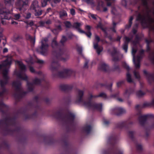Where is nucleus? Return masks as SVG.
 <instances>
[{
	"label": "nucleus",
	"mask_w": 154,
	"mask_h": 154,
	"mask_svg": "<svg viewBox=\"0 0 154 154\" xmlns=\"http://www.w3.org/2000/svg\"><path fill=\"white\" fill-rule=\"evenodd\" d=\"M12 60V57L9 56L8 57L7 59L2 62V64L0 65V69L5 67L2 72V74L4 78V80L1 82V85L2 86H3L7 83V79L8 78L7 74L8 71V68L11 64Z\"/></svg>",
	"instance_id": "obj_1"
},
{
	"label": "nucleus",
	"mask_w": 154,
	"mask_h": 154,
	"mask_svg": "<svg viewBox=\"0 0 154 154\" xmlns=\"http://www.w3.org/2000/svg\"><path fill=\"white\" fill-rule=\"evenodd\" d=\"M16 64H18L20 69V71L18 72L15 71L14 72V74L17 77L22 80L27 81L28 77L23 72L26 70V69L25 66L22 63V62L19 61H16Z\"/></svg>",
	"instance_id": "obj_2"
},
{
	"label": "nucleus",
	"mask_w": 154,
	"mask_h": 154,
	"mask_svg": "<svg viewBox=\"0 0 154 154\" xmlns=\"http://www.w3.org/2000/svg\"><path fill=\"white\" fill-rule=\"evenodd\" d=\"M12 11L5 8L0 9V17L2 19V23L3 25H5V22L2 19L9 20L11 18V14Z\"/></svg>",
	"instance_id": "obj_3"
},
{
	"label": "nucleus",
	"mask_w": 154,
	"mask_h": 154,
	"mask_svg": "<svg viewBox=\"0 0 154 154\" xmlns=\"http://www.w3.org/2000/svg\"><path fill=\"white\" fill-rule=\"evenodd\" d=\"M137 51L136 49L132 48V54L133 56V61L136 69H137L140 67V59L142 58L141 55L137 56L135 57V54Z\"/></svg>",
	"instance_id": "obj_4"
},
{
	"label": "nucleus",
	"mask_w": 154,
	"mask_h": 154,
	"mask_svg": "<svg viewBox=\"0 0 154 154\" xmlns=\"http://www.w3.org/2000/svg\"><path fill=\"white\" fill-rule=\"evenodd\" d=\"M48 41V39L46 38L43 39L41 42L42 45L40 48V52L43 55H46L48 54V45L46 43Z\"/></svg>",
	"instance_id": "obj_5"
},
{
	"label": "nucleus",
	"mask_w": 154,
	"mask_h": 154,
	"mask_svg": "<svg viewBox=\"0 0 154 154\" xmlns=\"http://www.w3.org/2000/svg\"><path fill=\"white\" fill-rule=\"evenodd\" d=\"M84 104L85 106L88 107L90 109L93 110L97 109L99 111H100L101 110L102 107V105L101 104H92L90 103H86L84 102Z\"/></svg>",
	"instance_id": "obj_6"
},
{
	"label": "nucleus",
	"mask_w": 154,
	"mask_h": 154,
	"mask_svg": "<svg viewBox=\"0 0 154 154\" xmlns=\"http://www.w3.org/2000/svg\"><path fill=\"white\" fill-rule=\"evenodd\" d=\"M39 8L38 1L36 0H35L32 2L31 7V9L33 10L36 12L35 14L36 16L40 15L42 14L41 11L36 12V11L39 10Z\"/></svg>",
	"instance_id": "obj_7"
},
{
	"label": "nucleus",
	"mask_w": 154,
	"mask_h": 154,
	"mask_svg": "<svg viewBox=\"0 0 154 154\" xmlns=\"http://www.w3.org/2000/svg\"><path fill=\"white\" fill-rule=\"evenodd\" d=\"M12 85L15 88L17 94H20L22 91L20 83L18 82H14L13 83Z\"/></svg>",
	"instance_id": "obj_8"
},
{
	"label": "nucleus",
	"mask_w": 154,
	"mask_h": 154,
	"mask_svg": "<svg viewBox=\"0 0 154 154\" xmlns=\"http://www.w3.org/2000/svg\"><path fill=\"white\" fill-rule=\"evenodd\" d=\"M83 94L84 92L82 91L79 90H77L76 99V103H79L82 101Z\"/></svg>",
	"instance_id": "obj_9"
},
{
	"label": "nucleus",
	"mask_w": 154,
	"mask_h": 154,
	"mask_svg": "<svg viewBox=\"0 0 154 154\" xmlns=\"http://www.w3.org/2000/svg\"><path fill=\"white\" fill-rule=\"evenodd\" d=\"M112 111L117 115L125 113L126 112L125 109L120 107H117L113 109H112Z\"/></svg>",
	"instance_id": "obj_10"
},
{
	"label": "nucleus",
	"mask_w": 154,
	"mask_h": 154,
	"mask_svg": "<svg viewBox=\"0 0 154 154\" xmlns=\"http://www.w3.org/2000/svg\"><path fill=\"white\" fill-rule=\"evenodd\" d=\"M59 64L57 62L53 61L51 63L50 66V69L52 72L57 70L59 67Z\"/></svg>",
	"instance_id": "obj_11"
},
{
	"label": "nucleus",
	"mask_w": 154,
	"mask_h": 154,
	"mask_svg": "<svg viewBox=\"0 0 154 154\" xmlns=\"http://www.w3.org/2000/svg\"><path fill=\"white\" fill-rule=\"evenodd\" d=\"M125 41L124 44L123 46V48L125 51V52L127 53L128 48V42L130 41L131 39L127 37H125Z\"/></svg>",
	"instance_id": "obj_12"
},
{
	"label": "nucleus",
	"mask_w": 154,
	"mask_h": 154,
	"mask_svg": "<svg viewBox=\"0 0 154 154\" xmlns=\"http://www.w3.org/2000/svg\"><path fill=\"white\" fill-rule=\"evenodd\" d=\"M28 3V0H18L17 5L18 6L22 7L27 6Z\"/></svg>",
	"instance_id": "obj_13"
},
{
	"label": "nucleus",
	"mask_w": 154,
	"mask_h": 154,
	"mask_svg": "<svg viewBox=\"0 0 154 154\" xmlns=\"http://www.w3.org/2000/svg\"><path fill=\"white\" fill-rule=\"evenodd\" d=\"M94 48L96 50L98 54L102 51L103 48L101 46H99L97 43L94 42L93 43Z\"/></svg>",
	"instance_id": "obj_14"
},
{
	"label": "nucleus",
	"mask_w": 154,
	"mask_h": 154,
	"mask_svg": "<svg viewBox=\"0 0 154 154\" xmlns=\"http://www.w3.org/2000/svg\"><path fill=\"white\" fill-rule=\"evenodd\" d=\"M98 97H102L103 98H106V95L104 93H100L99 95H93L91 94L90 95V99H93L96 98Z\"/></svg>",
	"instance_id": "obj_15"
},
{
	"label": "nucleus",
	"mask_w": 154,
	"mask_h": 154,
	"mask_svg": "<svg viewBox=\"0 0 154 154\" xmlns=\"http://www.w3.org/2000/svg\"><path fill=\"white\" fill-rule=\"evenodd\" d=\"M99 69L103 71H106L108 69V66L104 62L100 64L99 66Z\"/></svg>",
	"instance_id": "obj_16"
},
{
	"label": "nucleus",
	"mask_w": 154,
	"mask_h": 154,
	"mask_svg": "<svg viewBox=\"0 0 154 154\" xmlns=\"http://www.w3.org/2000/svg\"><path fill=\"white\" fill-rule=\"evenodd\" d=\"M147 117V115H143L140 117L139 118V122L141 125H143L145 123Z\"/></svg>",
	"instance_id": "obj_17"
},
{
	"label": "nucleus",
	"mask_w": 154,
	"mask_h": 154,
	"mask_svg": "<svg viewBox=\"0 0 154 154\" xmlns=\"http://www.w3.org/2000/svg\"><path fill=\"white\" fill-rule=\"evenodd\" d=\"M59 16L60 18L63 19L67 17V14L66 11L62 10L59 12Z\"/></svg>",
	"instance_id": "obj_18"
},
{
	"label": "nucleus",
	"mask_w": 154,
	"mask_h": 154,
	"mask_svg": "<svg viewBox=\"0 0 154 154\" xmlns=\"http://www.w3.org/2000/svg\"><path fill=\"white\" fill-rule=\"evenodd\" d=\"M71 72V71L67 69H65L63 71V72H59L58 74V75L61 77H64V75L68 73H70Z\"/></svg>",
	"instance_id": "obj_19"
},
{
	"label": "nucleus",
	"mask_w": 154,
	"mask_h": 154,
	"mask_svg": "<svg viewBox=\"0 0 154 154\" xmlns=\"http://www.w3.org/2000/svg\"><path fill=\"white\" fill-rule=\"evenodd\" d=\"M14 0H4L5 3L6 5H8L11 7V9L9 10L12 11V3L14 2Z\"/></svg>",
	"instance_id": "obj_20"
},
{
	"label": "nucleus",
	"mask_w": 154,
	"mask_h": 154,
	"mask_svg": "<svg viewBox=\"0 0 154 154\" xmlns=\"http://www.w3.org/2000/svg\"><path fill=\"white\" fill-rule=\"evenodd\" d=\"M56 38H55L52 42L51 46L53 49H56L57 48L58 46V44L56 41Z\"/></svg>",
	"instance_id": "obj_21"
},
{
	"label": "nucleus",
	"mask_w": 154,
	"mask_h": 154,
	"mask_svg": "<svg viewBox=\"0 0 154 154\" xmlns=\"http://www.w3.org/2000/svg\"><path fill=\"white\" fill-rule=\"evenodd\" d=\"M144 73L146 75V77L148 80L152 79L153 78V75L150 73H148L146 71H144Z\"/></svg>",
	"instance_id": "obj_22"
},
{
	"label": "nucleus",
	"mask_w": 154,
	"mask_h": 154,
	"mask_svg": "<svg viewBox=\"0 0 154 154\" xmlns=\"http://www.w3.org/2000/svg\"><path fill=\"white\" fill-rule=\"evenodd\" d=\"M82 25L81 23L75 22L73 24L72 27L78 30L80 28V27Z\"/></svg>",
	"instance_id": "obj_23"
},
{
	"label": "nucleus",
	"mask_w": 154,
	"mask_h": 154,
	"mask_svg": "<svg viewBox=\"0 0 154 154\" xmlns=\"http://www.w3.org/2000/svg\"><path fill=\"white\" fill-rule=\"evenodd\" d=\"M27 86L28 89L29 91H32L33 89V85L30 83H29L27 82Z\"/></svg>",
	"instance_id": "obj_24"
},
{
	"label": "nucleus",
	"mask_w": 154,
	"mask_h": 154,
	"mask_svg": "<svg viewBox=\"0 0 154 154\" xmlns=\"http://www.w3.org/2000/svg\"><path fill=\"white\" fill-rule=\"evenodd\" d=\"M127 81L129 82H132L133 80L131 78V75L129 73V72H128L127 73Z\"/></svg>",
	"instance_id": "obj_25"
},
{
	"label": "nucleus",
	"mask_w": 154,
	"mask_h": 154,
	"mask_svg": "<svg viewBox=\"0 0 154 154\" xmlns=\"http://www.w3.org/2000/svg\"><path fill=\"white\" fill-rule=\"evenodd\" d=\"M91 128L89 125H86L84 128V130L87 133H88L90 131Z\"/></svg>",
	"instance_id": "obj_26"
},
{
	"label": "nucleus",
	"mask_w": 154,
	"mask_h": 154,
	"mask_svg": "<svg viewBox=\"0 0 154 154\" xmlns=\"http://www.w3.org/2000/svg\"><path fill=\"white\" fill-rule=\"evenodd\" d=\"M134 74L135 78L137 79H139L140 78V75L139 72L136 70H134L133 72Z\"/></svg>",
	"instance_id": "obj_27"
},
{
	"label": "nucleus",
	"mask_w": 154,
	"mask_h": 154,
	"mask_svg": "<svg viewBox=\"0 0 154 154\" xmlns=\"http://www.w3.org/2000/svg\"><path fill=\"white\" fill-rule=\"evenodd\" d=\"M41 82V80L37 78H35L33 81V84L35 85L40 84Z\"/></svg>",
	"instance_id": "obj_28"
},
{
	"label": "nucleus",
	"mask_w": 154,
	"mask_h": 154,
	"mask_svg": "<svg viewBox=\"0 0 154 154\" xmlns=\"http://www.w3.org/2000/svg\"><path fill=\"white\" fill-rule=\"evenodd\" d=\"M50 0H41L42 7H45L47 5V2Z\"/></svg>",
	"instance_id": "obj_29"
},
{
	"label": "nucleus",
	"mask_w": 154,
	"mask_h": 154,
	"mask_svg": "<svg viewBox=\"0 0 154 154\" xmlns=\"http://www.w3.org/2000/svg\"><path fill=\"white\" fill-rule=\"evenodd\" d=\"M144 94L145 93L142 92L141 91H139L136 92V95L139 97L143 96Z\"/></svg>",
	"instance_id": "obj_30"
},
{
	"label": "nucleus",
	"mask_w": 154,
	"mask_h": 154,
	"mask_svg": "<svg viewBox=\"0 0 154 154\" xmlns=\"http://www.w3.org/2000/svg\"><path fill=\"white\" fill-rule=\"evenodd\" d=\"M21 37L20 35L16 34L14 36L13 40L14 41H16L18 40Z\"/></svg>",
	"instance_id": "obj_31"
},
{
	"label": "nucleus",
	"mask_w": 154,
	"mask_h": 154,
	"mask_svg": "<svg viewBox=\"0 0 154 154\" xmlns=\"http://www.w3.org/2000/svg\"><path fill=\"white\" fill-rule=\"evenodd\" d=\"M28 37L30 41L31 42H32L33 44H34L35 42V37H34L33 38L29 35H28Z\"/></svg>",
	"instance_id": "obj_32"
},
{
	"label": "nucleus",
	"mask_w": 154,
	"mask_h": 154,
	"mask_svg": "<svg viewBox=\"0 0 154 154\" xmlns=\"http://www.w3.org/2000/svg\"><path fill=\"white\" fill-rule=\"evenodd\" d=\"M133 19V17H131L129 20V25H127L126 26V28H129L131 26L132 24V21Z\"/></svg>",
	"instance_id": "obj_33"
},
{
	"label": "nucleus",
	"mask_w": 154,
	"mask_h": 154,
	"mask_svg": "<svg viewBox=\"0 0 154 154\" xmlns=\"http://www.w3.org/2000/svg\"><path fill=\"white\" fill-rule=\"evenodd\" d=\"M64 24L66 26L67 28H70L71 26V24L70 22L68 21L65 22Z\"/></svg>",
	"instance_id": "obj_34"
},
{
	"label": "nucleus",
	"mask_w": 154,
	"mask_h": 154,
	"mask_svg": "<svg viewBox=\"0 0 154 154\" xmlns=\"http://www.w3.org/2000/svg\"><path fill=\"white\" fill-rule=\"evenodd\" d=\"M76 49L78 51L79 53H81L82 51V48L79 45H76Z\"/></svg>",
	"instance_id": "obj_35"
},
{
	"label": "nucleus",
	"mask_w": 154,
	"mask_h": 154,
	"mask_svg": "<svg viewBox=\"0 0 154 154\" xmlns=\"http://www.w3.org/2000/svg\"><path fill=\"white\" fill-rule=\"evenodd\" d=\"M89 17L91 16L92 18L95 20L100 19V18L97 17L96 15L90 14H89Z\"/></svg>",
	"instance_id": "obj_36"
},
{
	"label": "nucleus",
	"mask_w": 154,
	"mask_h": 154,
	"mask_svg": "<svg viewBox=\"0 0 154 154\" xmlns=\"http://www.w3.org/2000/svg\"><path fill=\"white\" fill-rule=\"evenodd\" d=\"M131 93V92L129 90H126L125 91L124 94V95L128 96H129Z\"/></svg>",
	"instance_id": "obj_37"
},
{
	"label": "nucleus",
	"mask_w": 154,
	"mask_h": 154,
	"mask_svg": "<svg viewBox=\"0 0 154 154\" xmlns=\"http://www.w3.org/2000/svg\"><path fill=\"white\" fill-rule=\"evenodd\" d=\"M14 17L15 20H18L20 17V15L19 14H16L14 15Z\"/></svg>",
	"instance_id": "obj_38"
},
{
	"label": "nucleus",
	"mask_w": 154,
	"mask_h": 154,
	"mask_svg": "<svg viewBox=\"0 0 154 154\" xmlns=\"http://www.w3.org/2000/svg\"><path fill=\"white\" fill-rule=\"evenodd\" d=\"M66 40V37L65 36H63L62 37V38L60 42L62 44H63Z\"/></svg>",
	"instance_id": "obj_39"
},
{
	"label": "nucleus",
	"mask_w": 154,
	"mask_h": 154,
	"mask_svg": "<svg viewBox=\"0 0 154 154\" xmlns=\"http://www.w3.org/2000/svg\"><path fill=\"white\" fill-rule=\"evenodd\" d=\"M75 116L72 114H70L69 116L68 119L70 120H72L74 118Z\"/></svg>",
	"instance_id": "obj_40"
},
{
	"label": "nucleus",
	"mask_w": 154,
	"mask_h": 154,
	"mask_svg": "<svg viewBox=\"0 0 154 154\" xmlns=\"http://www.w3.org/2000/svg\"><path fill=\"white\" fill-rule=\"evenodd\" d=\"M135 134V132L133 131H130L128 133V135L129 136L131 137H132L133 136H134V135Z\"/></svg>",
	"instance_id": "obj_41"
},
{
	"label": "nucleus",
	"mask_w": 154,
	"mask_h": 154,
	"mask_svg": "<svg viewBox=\"0 0 154 154\" xmlns=\"http://www.w3.org/2000/svg\"><path fill=\"white\" fill-rule=\"evenodd\" d=\"M136 147L137 149L138 150H141L142 149V146L140 144H137L136 146Z\"/></svg>",
	"instance_id": "obj_42"
},
{
	"label": "nucleus",
	"mask_w": 154,
	"mask_h": 154,
	"mask_svg": "<svg viewBox=\"0 0 154 154\" xmlns=\"http://www.w3.org/2000/svg\"><path fill=\"white\" fill-rule=\"evenodd\" d=\"M36 62L41 64H43L45 63V62L43 60L39 59H37Z\"/></svg>",
	"instance_id": "obj_43"
},
{
	"label": "nucleus",
	"mask_w": 154,
	"mask_h": 154,
	"mask_svg": "<svg viewBox=\"0 0 154 154\" xmlns=\"http://www.w3.org/2000/svg\"><path fill=\"white\" fill-rule=\"evenodd\" d=\"M123 66L127 70L129 71L130 70V68L129 66L126 63H124Z\"/></svg>",
	"instance_id": "obj_44"
},
{
	"label": "nucleus",
	"mask_w": 154,
	"mask_h": 154,
	"mask_svg": "<svg viewBox=\"0 0 154 154\" xmlns=\"http://www.w3.org/2000/svg\"><path fill=\"white\" fill-rule=\"evenodd\" d=\"M88 62H89V61L88 60L86 61L85 62L84 65V68H85V69H87L88 68Z\"/></svg>",
	"instance_id": "obj_45"
},
{
	"label": "nucleus",
	"mask_w": 154,
	"mask_h": 154,
	"mask_svg": "<svg viewBox=\"0 0 154 154\" xmlns=\"http://www.w3.org/2000/svg\"><path fill=\"white\" fill-rule=\"evenodd\" d=\"M85 2L88 4H94L93 0H84Z\"/></svg>",
	"instance_id": "obj_46"
},
{
	"label": "nucleus",
	"mask_w": 154,
	"mask_h": 154,
	"mask_svg": "<svg viewBox=\"0 0 154 154\" xmlns=\"http://www.w3.org/2000/svg\"><path fill=\"white\" fill-rule=\"evenodd\" d=\"M70 14L72 15H74L75 14V11L74 9H70Z\"/></svg>",
	"instance_id": "obj_47"
},
{
	"label": "nucleus",
	"mask_w": 154,
	"mask_h": 154,
	"mask_svg": "<svg viewBox=\"0 0 154 154\" xmlns=\"http://www.w3.org/2000/svg\"><path fill=\"white\" fill-rule=\"evenodd\" d=\"M39 23L41 26H44L46 24L45 21H40L39 22Z\"/></svg>",
	"instance_id": "obj_48"
},
{
	"label": "nucleus",
	"mask_w": 154,
	"mask_h": 154,
	"mask_svg": "<svg viewBox=\"0 0 154 154\" xmlns=\"http://www.w3.org/2000/svg\"><path fill=\"white\" fill-rule=\"evenodd\" d=\"M122 4L123 6L126 7L127 5L126 0H122Z\"/></svg>",
	"instance_id": "obj_49"
},
{
	"label": "nucleus",
	"mask_w": 154,
	"mask_h": 154,
	"mask_svg": "<svg viewBox=\"0 0 154 154\" xmlns=\"http://www.w3.org/2000/svg\"><path fill=\"white\" fill-rule=\"evenodd\" d=\"M85 34L89 38H90L91 35V33L90 31H88L87 32H85Z\"/></svg>",
	"instance_id": "obj_50"
},
{
	"label": "nucleus",
	"mask_w": 154,
	"mask_h": 154,
	"mask_svg": "<svg viewBox=\"0 0 154 154\" xmlns=\"http://www.w3.org/2000/svg\"><path fill=\"white\" fill-rule=\"evenodd\" d=\"M45 24L48 25L50 24L51 23V21L50 20H48L46 21H45Z\"/></svg>",
	"instance_id": "obj_51"
},
{
	"label": "nucleus",
	"mask_w": 154,
	"mask_h": 154,
	"mask_svg": "<svg viewBox=\"0 0 154 154\" xmlns=\"http://www.w3.org/2000/svg\"><path fill=\"white\" fill-rule=\"evenodd\" d=\"M52 31L55 34H58V33L59 32V31H58V30L56 29H55L52 30Z\"/></svg>",
	"instance_id": "obj_52"
},
{
	"label": "nucleus",
	"mask_w": 154,
	"mask_h": 154,
	"mask_svg": "<svg viewBox=\"0 0 154 154\" xmlns=\"http://www.w3.org/2000/svg\"><path fill=\"white\" fill-rule=\"evenodd\" d=\"M85 29L88 30V31H90L91 29V27L89 25H86L85 26Z\"/></svg>",
	"instance_id": "obj_53"
},
{
	"label": "nucleus",
	"mask_w": 154,
	"mask_h": 154,
	"mask_svg": "<svg viewBox=\"0 0 154 154\" xmlns=\"http://www.w3.org/2000/svg\"><path fill=\"white\" fill-rule=\"evenodd\" d=\"M4 29L3 28L0 27V36H2V33Z\"/></svg>",
	"instance_id": "obj_54"
},
{
	"label": "nucleus",
	"mask_w": 154,
	"mask_h": 154,
	"mask_svg": "<svg viewBox=\"0 0 154 154\" xmlns=\"http://www.w3.org/2000/svg\"><path fill=\"white\" fill-rule=\"evenodd\" d=\"M116 10L115 9V8H112V13L114 14H116Z\"/></svg>",
	"instance_id": "obj_55"
},
{
	"label": "nucleus",
	"mask_w": 154,
	"mask_h": 154,
	"mask_svg": "<svg viewBox=\"0 0 154 154\" xmlns=\"http://www.w3.org/2000/svg\"><path fill=\"white\" fill-rule=\"evenodd\" d=\"M95 36L96 40H97V42H98L100 40L99 37L96 35H95Z\"/></svg>",
	"instance_id": "obj_56"
},
{
	"label": "nucleus",
	"mask_w": 154,
	"mask_h": 154,
	"mask_svg": "<svg viewBox=\"0 0 154 154\" xmlns=\"http://www.w3.org/2000/svg\"><path fill=\"white\" fill-rule=\"evenodd\" d=\"M29 70L31 72H35V70L32 67L30 66L29 67Z\"/></svg>",
	"instance_id": "obj_57"
},
{
	"label": "nucleus",
	"mask_w": 154,
	"mask_h": 154,
	"mask_svg": "<svg viewBox=\"0 0 154 154\" xmlns=\"http://www.w3.org/2000/svg\"><path fill=\"white\" fill-rule=\"evenodd\" d=\"M31 14L30 13H29L27 14L26 17L27 19H29L31 17Z\"/></svg>",
	"instance_id": "obj_58"
},
{
	"label": "nucleus",
	"mask_w": 154,
	"mask_h": 154,
	"mask_svg": "<svg viewBox=\"0 0 154 154\" xmlns=\"http://www.w3.org/2000/svg\"><path fill=\"white\" fill-rule=\"evenodd\" d=\"M56 29H57L58 31H59V32H60L61 30V26L60 25H59L57 26Z\"/></svg>",
	"instance_id": "obj_59"
},
{
	"label": "nucleus",
	"mask_w": 154,
	"mask_h": 154,
	"mask_svg": "<svg viewBox=\"0 0 154 154\" xmlns=\"http://www.w3.org/2000/svg\"><path fill=\"white\" fill-rule=\"evenodd\" d=\"M140 108V106L139 105H137L135 106V109L137 110H138Z\"/></svg>",
	"instance_id": "obj_60"
},
{
	"label": "nucleus",
	"mask_w": 154,
	"mask_h": 154,
	"mask_svg": "<svg viewBox=\"0 0 154 154\" xmlns=\"http://www.w3.org/2000/svg\"><path fill=\"white\" fill-rule=\"evenodd\" d=\"M78 31L80 32V33H84L85 34V32L84 31L82 30V29H81L80 28L79 29H78Z\"/></svg>",
	"instance_id": "obj_61"
},
{
	"label": "nucleus",
	"mask_w": 154,
	"mask_h": 154,
	"mask_svg": "<svg viewBox=\"0 0 154 154\" xmlns=\"http://www.w3.org/2000/svg\"><path fill=\"white\" fill-rule=\"evenodd\" d=\"M28 24L32 26L34 25V23L33 21H32L28 23Z\"/></svg>",
	"instance_id": "obj_62"
},
{
	"label": "nucleus",
	"mask_w": 154,
	"mask_h": 154,
	"mask_svg": "<svg viewBox=\"0 0 154 154\" xmlns=\"http://www.w3.org/2000/svg\"><path fill=\"white\" fill-rule=\"evenodd\" d=\"M150 58L151 60L154 62V53L152 54V56Z\"/></svg>",
	"instance_id": "obj_63"
},
{
	"label": "nucleus",
	"mask_w": 154,
	"mask_h": 154,
	"mask_svg": "<svg viewBox=\"0 0 154 154\" xmlns=\"http://www.w3.org/2000/svg\"><path fill=\"white\" fill-rule=\"evenodd\" d=\"M8 49L7 48H5L3 49V53L7 52H8Z\"/></svg>",
	"instance_id": "obj_64"
}]
</instances>
